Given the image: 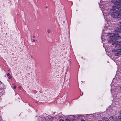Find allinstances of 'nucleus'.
<instances>
[{
  "label": "nucleus",
  "instance_id": "nucleus-16",
  "mask_svg": "<svg viewBox=\"0 0 121 121\" xmlns=\"http://www.w3.org/2000/svg\"><path fill=\"white\" fill-rule=\"evenodd\" d=\"M36 41L35 39H33V42H34Z\"/></svg>",
  "mask_w": 121,
  "mask_h": 121
},
{
  "label": "nucleus",
  "instance_id": "nucleus-20",
  "mask_svg": "<svg viewBox=\"0 0 121 121\" xmlns=\"http://www.w3.org/2000/svg\"><path fill=\"white\" fill-rule=\"evenodd\" d=\"M33 38H35V37L34 36H33Z\"/></svg>",
  "mask_w": 121,
  "mask_h": 121
},
{
  "label": "nucleus",
  "instance_id": "nucleus-3",
  "mask_svg": "<svg viewBox=\"0 0 121 121\" xmlns=\"http://www.w3.org/2000/svg\"><path fill=\"white\" fill-rule=\"evenodd\" d=\"M114 5L112 6V8H113V7H114L113 6H114V8H115L116 7H117V8H119V7H117V6L119 4L121 5V0H120L117 2H115V3H114Z\"/></svg>",
  "mask_w": 121,
  "mask_h": 121
},
{
  "label": "nucleus",
  "instance_id": "nucleus-7",
  "mask_svg": "<svg viewBox=\"0 0 121 121\" xmlns=\"http://www.w3.org/2000/svg\"><path fill=\"white\" fill-rule=\"evenodd\" d=\"M112 121H119L118 120V119L116 117H114L113 119V120H112Z\"/></svg>",
  "mask_w": 121,
  "mask_h": 121
},
{
  "label": "nucleus",
  "instance_id": "nucleus-19",
  "mask_svg": "<svg viewBox=\"0 0 121 121\" xmlns=\"http://www.w3.org/2000/svg\"><path fill=\"white\" fill-rule=\"evenodd\" d=\"M119 23L121 24V21L119 22Z\"/></svg>",
  "mask_w": 121,
  "mask_h": 121
},
{
  "label": "nucleus",
  "instance_id": "nucleus-9",
  "mask_svg": "<svg viewBox=\"0 0 121 121\" xmlns=\"http://www.w3.org/2000/svg\"><path fill=\"white\" fill-rule=\"evenodd\" d=\"M7 75L8 76V78L9 79H11L12 78V77L10 76V74L9 73H8L7 74Z\"/></svg>",
  "mask_w": 121,
  "mask_h": 121
},
{
  "label": "nucleus",
  "instance_id": "nucleus-8",
  "mask_svg": "<svg viewBox=\"0 0 121 121\" xmlns=\"http://www.w3.org/2000/svg\"><path fill=\"white\" fill-rule=\"evenodd\" d=\"M117 42V41H115V42H114L112 43V44L113 45H117V43H116Z\"/></svg>",
  "mask_w": 121,
  "mask_h": 121
},
{
  "label": "nucleus",
  "instance_id": "nucleus-10",
  "mask_svg": "<svg viewBox=\"0 0 121 121\" xmlns=\"http://www.w3.org/2000/svg\"><path fill=\"white\" fill-rule=\"evenodd\" d=\"M114 117L111 116V117H109V119L111 120H112H112L113 119V118Z\"/></svg>",
  "mask_w": 121,
  "mask_h": 121
},
{
  "label": "nucleus",
  "instance_id": "nucleus-5",
  "mask_svg": "<svg viewBox=\"0 0 121 121\" xmlns=\"http://www.w3.org/2000/svg\"><path fill=\"white\" fill-rule=\"evenodd\" d=\"M116 37H117L116 39H121V35H119V34H116Z\"/></svg>",
  "mask_w": 121,
  "mask_h": 121
},
{
  "label": "nucleus",
  "instance_id": "nucleus-21",
  "mask_svg": "<svg viewBox=\"0 0 121 121\" xmlns=\"http://www.w3.org/2000/svg\"><path fill=\"white\" fill-rule=\"evenodd\" d=\"M19 88H21V86H20Z\"/></svg>",
  "mask_w": 121,
  "mask_h": 121
},
{
  "label": "nucleus",
  "instance_id": "nucleus-6",
  "mask_svg": "<svg viewBox=\"0 0 121 121\" xmlns=\"http://www.w3.org/2000/svg\"><path fill=\"white\" fill-rule=\"evenodd\" d=\"M116 43L117 46H121V41H117Z\"/></svg>",
  "mask_w": 121,
  "mask_h": 121
},
{
  "label": "nucleus",
  "instance_id": "nucleus-13",
  "mask_svg": "<svg viewBox=\"0 0 121 121\" xmlns=\"http://www.w3.org/2000/svg\"><path fill=\"white\" fill-rule=\"evenodd\" d=\"M47 32L48 33H50L51 32V30L50 29L48 30Z\"/></svg>",
  "mask_w": 121,
  "mask_h": 121
},
{
  "label": "nucleus",
  "instance_id": "nucleus-15",
  "mask_svg": "<svg viewBox=\"0 0 121 121\" xmlns=\"http://www.w3.org/2000/svg\"><path fill=\"white\" fill-rule=\"evenodd\" d=\"M16 86H13V88L14 89H16Z\"/></svg>",
  "mask_w": 121,
  "mask_h": 121
},
{
  "label": "nucleus",
  "instance_id": "nucleus-1",
  "mask_svg": "<svg viewBox=\"0 0 121 121\" xmlns=\"http://www.w3.org/2000/svg\"><path fill=\"white\" fill-rule=\"evenodd\" d=\"M112 52L115 53L114 55L115 56H118L121 55V49H113Z\"/></svg>",
  "mask_w": 121,
  "mask_h": 121
},
{
  "label": "nucleus",
  "instance_id": "nucleus-18",
  "mask_svg": "<svg viewBox=\"0 0 121 121\" xmlns=\"http://www.w3.org/2000/svg\"><path fill=\"white\" fill-rule=\"evenodd\" d=\"M59 121H64L63 120H60Z\"/></svg>",
  "mask_w": 121,
  "mask_h": 121
},
{
  "label": "nucleus",
  "instance_id": "nucleus-12",
  "mask_svg": "<svg viewBox=\"0 0 121 121\" xmlns=\"http://www.w3.org/2000/svg\"><path fill=\"white\" fill-rule=\"evenodd\" d=\"M118 119L119 120L121 121V116H119L118 117Z\"/></svg>",
  "mask_w": 121,
  "mask_h": 121
},
{
  "label": "nucleus",
  "instance_id": "nucleus-4",
  "mask_svg": "<svg viewBox=\"0 0 121 121\" xmlns=\"http://www.w3.org/2000/svg\"><path fill=\"white\" fill-rule=\"evenodd\" d=\"M103 121H110L106 117H104L102 118Z\"/></svg>",
  "mask_w": 121,
  "mask_h": 121
},
{
  "label": "nucleus",
  "instance_id": "nucleus-14",
  "mask_svg": "<svg viewBox=\"0 0 121 121\" xmlns=\"http://www.w3.org/2000/svg\"><path fill=\"white\" fill-rule=\"evenodd\" d=\"M65 121H70V120L68 119H65Z\"/></svg>",
  "mask_w": 121,
  "mask_h": 121
},
{
  "label": "nucleus",
  "instance_id": "nucleus-22",
  "mask_svg": "<svg viewBox=\"0 0 121 121\" xmlns=\"http://www.w3.org/2000/svg\"><path fill=\"white\" fill-rule=\"evenodd\" d=\"M120 88L121 89V86L120 87Z\"/></svg>",
  "mask_w": 121,
  "mask_h": 121
},
{
  "label": "nucleus",
  "instance_id": "nucleus-11",
  "mask_svg": "<svg viewBox=\"0 0 121 121\" xmlns=\"http://www.w3.org/2000/svg\"><path fill=\"white\" fill-rule=\"evenodd\" d=\"M113 41L112 39H109L108 40V42H112Z\"/></svg>",
  "mask_w": 121,
  "mask_h": 121
},
{
  "label": "nucleus",
  "instance_id": "nucleus-17",
  "mask_svg": "<svg viewBox=\"0 0 121 121\" xmlns=\"http://www.w3.org/2000/svg\"><path fill=\"white\" fill-rule=\"evenodd\" d=\"M119 113H120V115H121L120 116H121V111H120Z\"/></svg>",
  "mask_w": 121,
  "mask_h": 121
},
{
  "label": "nucleus",
  "instance_id": "nucleus-2",
  "mask_svg": "<svg viewBox=\"0 0 121 121\" xmlns=\"http://www.w3.org/2000/svg\"><path fill=\"white\" fill-rule=\"evenodd\" d=\"M108 36L109 37V38L110 39H116V38H115L116 37V34H115L113 33H111L108 34Z\"/></svg>",
  "mask_w": 121,
  "mask_h": 121
}]
</instances>
